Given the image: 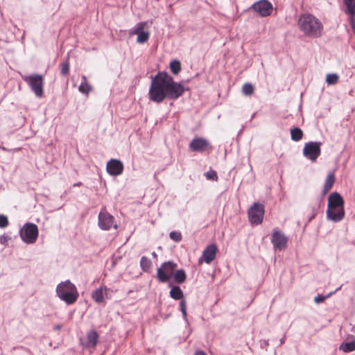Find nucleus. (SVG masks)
Listing matches in <instances>:
<instances>
[{
  "instance_id": "obj_23",
  "label": "nucleus",
  "mask_w": 355,
  "mask_h": 355,
  "mask_svg": "<svg viewBox=\"0 0 355 355\" xmlns=\"http://www.w3.org/2000/svg\"><path fill=\"white\" fill-rule=\"evenodd\" d=\"M78 89L81 93L85 94H88L92 90V87L88 83L85 76H82V83L80 85Z\"/></svg>"
},
{
  "instance_id": "obj_18",
  "label": "nucleus",
  "mask_w": 355,
  "mask_h": 355,
  "mask_svg": "<svg viewBox=\"0 0 355 355\" xmlns=\"http://www.w3.org/2000/svg\"><path fill=\"white\" fill-rule=\"evenodd\" d=\"M109 291L110 289L108 288L105 286H102L100 288L96 289L92 293V297L96 303H105V296L107 295V292Z\"/></svg>"
},
{
  "instance_id": "obj_1",
  "label": "nucleus",
  "mask_w": 355,
  "mask_h": 355,
  "mask_svg": "<svg viewBox=\"0 0 355 355\" xmlns=\"http://www.w3.org/2000/svg\"><path fill=\"white\" fill-rule=\"evenodd\" d=\"M184 90V86L175 82L167 72L159 71L151 80L148 98L153 102L160 103L165 98L178 99Z\"/></svg>"
},
{
  "instance_id": "obj_17",
  "label": "nucleus",
  "mask_w": 355,
  "mask_h": 355,
  "mask_svg": "<svg viewBox=\"0 0 355 355\" xmlns=\"http://www.w3.org/2000/svg\"><path fill=\"white\" fill-rule=\"evenodd\" d=\"M98 333L92 330L87 333L85 338L81 339V343L87 348H94L98 343Z\"/></svg>"
},
{
  "instance_id": "obj_9",
  "label": "nucleus",
  "mask_w": 355,
  "mask_h": 355,
  "mask_svg": "<svg viewBox=\"0 0 355 355\" xmlns=\"http://www.w3.org/2000/svg\"><path fill=\"white\" fill-rule=\"evenodd\" d=\"M320 142L309 141L304 144L303 148V155L305 157L310 159L312 162L316 161L321 153Z\"/></svg>"
},
{
  "instance_id": "obj_20",
  "label": "nucleus",
  "mask_w": 355,
  "mask_h": 355,
  "mask_svg": "<svg viewBox=\"0 0 355 355\" xmlns=\"http://www.w3.org/2000/svg\"><path fill=\"white\" fill-rule=\"evenodd\" d=\"M335 175L334 172L329 173L328 175L326 178L323 189L322 191V194L324 196L333 187L335 183Z\"/></svg>"
},
{
  "instance_id": "obj_39",
  "label": "nucleus",
  "mask_w": 355,
  "mask_h": 355,
  "mask_svg": "<svg viewBox=\"0 0 355 355\" xmlns=\"http://www.w3.org/2000/svg\"><path fill=\"white\" fill-rule=\"evenodd\" d=\"M152 255H153V257H156V256H157V254H156V253H155V252H153L152 253Z\"/></svg>"
},
{
  "instance_id": "obj_31",
  "label": "nucleus",
  "mask_w": 355,
  "mask_h": 355,
  "mask_svg": "<svg viewBox=\"0 0 355 355\" xmlns=\"http://www.w3.org/2000/svg\"><path fill=\"white\" fill-rule=\"evenodd\" d=\"M339 77L336 73H329L327 75L326 82L328 85H334L338 83Z\"/></svg>"
},
{
  "instance_id": "obj_12",
  "label": "nucleus",
  "mask_w": 355,
  "mask_h": 355,
  "mask_svg": "<svg viewBox=\"0 0 355 355\" xmlns=\"http://www.w3.org/2000/svg\"><path fill=\"white\" fill-rule=\"evenodd\" d=\"M147 21H141L138 23L130 32V34L137 35V42L139 44L146 42L150 37V33L148 31H144V28L147 26Z\"/></svg>"
},
{
  "instance_id": "obj_32",
  "label": "nucleus",
  "mask_w": 355,
  "mask_h": 355,
  "mask_svg": "<svg viewBox=\"0 0 355 355\" xmlns=\"http://www.w3.org/2000/svg\"><path fill=\"white\" fill-rule=\"evenodd\" d=\"M180 309L182 313L183 318L184 319H186L187 314V302H186L185 299L181 300V301L180 302Z\"/></svg>"
},
{
  "instance_id": "obj_34",
  "label": "nucleus",
  "mask_w": 355,
  "mask_h": 355,
  "mask_svg": "<svg viewBox=\"0 0 355 355\" xmlns=\"http://www.w3.org/2000/svg\"><path fill=\"white\" fill-rule=\"evenodd\" d=\"M206 178L208 180H218V175L216 171H209L206 173Z\"/></svg>"
},
{
  "instance_id": "obj_5",
  "label": "nucleus",
  "mask_w": 355,
  "mask_h": 355,
  "mask_svg": "<svg viewBox=\"0 0 355 355\" xmlns=\"http://www.w3.org/2000/svg\"><path fill=\"white\" fill-rule=\"evenodd\" d=\"M29 85L36 96L41 98L44 95V77L41 74H32L22 77Z\"/></svg>"
},
{
  "instance_id": "obj_26",
  "label": "nucleus",
  "mask_w": 355,
  "mask_h": 355,
  "mask_svg": "<svg viewBox=\"0 0 355 355\" xmlns=\"http://www.w3.org/2000/svg\"><path fill=\"white\" fill-rule=\"evenodd\" d=\"M60 74L62 76H67L69 74L70 64L69 58H67L66 60H64L60 64Z\"/></svg>"
},
{
  "instance_id": "obj_35",
  "label": "nucleus",
  "mask_w": 355,
  "mask_h": 355,
  "mask_svg": "<svg viewBox=\"0 0 355 355\" xmlns=\"http://www.w3.org/2000/svg\"><path fill=\"white\" fill-rule=\"evenodd\" d=\"M8 225V218L4 215H0V227L4 228Z\"/></svg>"
},
{
  "instance_id": "obj_7",
  "label": "nucleus",
  "mask_w": 355,
  "mask_h": 355,
  "mask_svg": "<svg viewBox=\"0 0 355 355\" xmlns=\"http://www.w3.org/2000/svg\"><path fill=\"white\" fill-rule=\"evenodd\" d=\"M265 213L264 206L259 202L254 203L248 211V218L252 225H257L263 222Z\"/></svg>"
},
{
  "instance_id": "obj_2",
  "label": "nucleus",
  "mask_w": 355,
  "mask_h": 355,
  "mask_svg": "<svg viewBox=\"0 0 355 355\" xmlns=\"http://www.w3.org/2000/svg\"><path fill=\"white\" fill-rule=\"evenodd\" d=\"M298 26L304 35L313 38L320 37L323 32L321 21L311 14L302 15L298 20Z\"/></svg>"
},
{
  "instance_id": "obj_8",
  "label": "nucleus",
  "mask_w": 355,
  "mask_h": 355,
  "mask_svg": "<svg viewBox=\"0 0 355 355\" xmlns=\"http://www.w3.org/2000/svg\"><path fill=\"white\" fill-rule=\"evenodd\" d=\"M20 236L28 244L35 243L38 237L37 226L33 223L26 224L20 230Z\"/></svg>"
},
{
  "instance_id": "obj_10",
  "label": "nucleus",
  "mask_w": 355,
  "mask_h": 355,
  "mask_svg": "<svg viewBox=\"0 0 355 355\" xmlns=\"http://www.w3.org/2000/svg\"><path fill=\"white\" fill-rule=\"evenodd\" d=\"M98 226L101 230H109L112 227L116 230L117 225L115 224L114 218L105 209H101L98 214Z\"/></svg>"
},
{
  "instance_id": "obj_40",
  "label": "nucleus",
  "mask_w": 355,
  "mask_h": 355,
  "mask_svg": "<svg viewBox=\"0 0 355 355\" xmlns=\"http://www.w3.org/2000/svg\"><path fill=\"white\" fill-rule=\"evenodd\" d=\"M60 328H61V326H57V327H55V329H60Z\"/></svg>"
},
{
  "instance_id": "obj_33",
  "label": "nucleus",
  "mask_w": 355,
  "mask_h": 355,
  "mask_svg": "<svg viewBox=\"0 0 355 355\" xmlns=\"http://www.w3.org/2000/svg\"><path fill=\"white\" fill-rule=\"evenodd\" d=\"M169 237L174 241L179 242L182 240V234L179 232H171Z\"/></svg>"
},
{
  "instance_id": "obj_28",
  "label": "nucleus",
  "mask_w": 355,
  "mask_h": 355,
  "mask_svg": "<svg viewBox=\"0 0 355 355\" xmlns=\"http://www.w3.org/2000/svg\"><path fill=\"white\" fill-rule=\"evenodd\" d=\"M241 90L243 95L251 96L254 94V87L251 83H245Z\"/></svg>"
},
{
  "instance_id": "obj_4",
  "label": "nucleus",
  "mask_w": 355,
  "mask_h": 355,
  "mask_svg": "<svg viewBox=\"0 0 355 355\" xmlns=\"http://www.w3.org/2000/svg\"><path fill=\"white\" fill-rule=\"evenodd\" d=\"M56 293L60 299L67 304L75 303L79 296L76 286L70 281L59 284L56 288Z\"/></svg>"
},
{
  "instance_id": "obj_19",
  "label": "nucleus",
  "mask_w": 355,
  "mask_h": 355,
  "mask_svg": "<svg viewBox=\"0 0 355 355\" xmlns=\"http://www.w3.org/2000/svg\"><path fill=\"white\" fill-rule=\"evenodd\" d=\"M346 6V12L349 15V21L353 29H355V1L354 0H343Z\"/></svg>"
},
{
  "instance_id": "obj_6",
  "label": "nucleus",
  "mask_w": 355,
  "mask_h": 355,
  "mask_svg": "<svg viewBox=\"0 0 355 355\" xmlns=\"http://www.w3.org/2000/svg\"><path fill=\"white\" fill-rule=\"evenodd\" d=\"M178 267L177 263L173 261H168L164 262L157 269V277L159 282L165 283L169 281Z\"/></svg>"
},
{
  "instance_id": "obj_27",
  "label": "nucleus",
  "mask_w": 355,
  "mask_h": 355,
  "mask_svg": "<svg viewBox=\"0 0 355 355\" xmlns=\"http://www.w3.org/2000/svg\"><path fill=\"white\" fill-rule=\"evenodd\" d=\"M181 69V63L179 60H174L170 62V69L173 74H178Z\"/></svg>"
},
{
  "instance_id": "obj_14",
  "label": "nucleus",
  "mask_w": 355,
  "mask_h": 355,
  "mask_svg": "<svg viewBox=\"0 0 355 355\" xmlns=\"http://www.w3.org/2000/svg\"><path fill=\"white\" fill-rule=\"evenodd\" d=\"M189 148L194 152H204L208 149H211L209 141L202 137L194 138L189 144Z\"/></svg>"
},
{
  "instance_id": "obj_15",
  "label": "nucleus",
  "mask_w": 355,
  "mask_h": 355,
  "mask_svg": "<svg viewBox=\"0 0 355 355\" xmlns=\"http://www.w3.org/2000/svg\"><path fill=\"white\" fill-rule=\"evenodd\" d=\"M106 170L110 175L117 176L123 173V164L119 159H112L107 163Z\"/></svg>"
},
{
  "instance_id": "obj_25",
  "label": "nucleus",
  "mask_w": 355,
  "mask_h": 355,
  "mask_svg": "<svg viewBox=\"0 0 355 355\" xmlns=\"http://www.w3.org/2000/svg\"><path fill=\"white\" fill-rule=\"evenodd\" d=\"M291 139L295 141H299L303 137V132L299 128H294L291 130Z\"/></svg>"
},
{
  "instance_id": "obj_22",
  "label": "nucleus",
  "mask_w": 355,
  "mask_h": 355,
  "mask_svg": "<svg viewBox=\"0 0 355 355\" xmlns=\"http://www.w3.org/2000/svg\"><path fill=\"white\" fill-rule=\"evenodd\" d=\"M170 297L176 300H182L184 299L183 292L179 286H175L170 291Z\"/></svg>"
},
{
  "instance_id": "obj_36",
  "label": "nucleus",
  "mask_w": 355,
  "mask_h": 355,
  "mask_svg": "<svg viewBox=\"0 0 355 355\" xmlns=\"http://www.w3.org/2000/svg\"><path fill=\"white\" fill-rule=\"evenodd\" d=\"M8 240V236H3L0 238V243H2V244H4L6 245L7 241Z\"/></svg>"
},
{
  "instance_id": "obj_24",
  "label": "nucleus",
  "mask_w": 355,
  "mask_h": 355,
  "mask_svg": "<svg viewBox=\"0 0 355 355\" xmlns=\"http://www.w3.org/2000/svg\"><path fill=\"white\" fill-rule=\"evenodd\" d=\"M140 266L144 272H149L152 267V261L150 259L144 256L140 260Z\"/></svg>"
},
{
  "instance_id": "obj_38",
  "label": "nucleus",
  "mask_w": 355,
  "mask_h": 355,
  "mask_svg": "<svg viewBox=\"0 0 355 355\" xmlns=\"http://www.w3.org/2000/svg\"><path fill=\"white\" fill-rule=\"evenodd\" d=\"M82 185V183L81 182H78L76 184H74V187H80Z\"/></svg>"
},
{
  "instance_id": "obj_29",
  "label": "nucleus",
  "mask_w": 355,
  "mask_h": 355,
  "mask_svg": "<svg viewBox=\"0 0 355 355\" xmlns=\"http://www.w3.org/2000/svg\"><path fill=\"white\" fill-rule=\"evenodd\" d=\"M341 288V286H340L339 288H338L334 292H331L329 293L328 295H318L317 296L315 297L314 298V302L317 304H320V303H322L323 302H324V300L326 299H327L328 297H329L330 296H331L334 293H335L337 291L340 290Z\"/></svg>"
},
{
  "instance_id": "obj_3",
  "label": "nucleus",
  "mask_w": 355,
  "mask_h": 355,
  "mask_svg": "<svg viewBox=\"0 0 355 355\" xmlns=\"http://www.w3.org/2000/svg\"><path fill=\"white\" fill-rule=\"evenodd\" d=\"M344 200L337 192H334L329 196L327 218L334 222H339L344 218Z\"/></svg>"
},
{
  "instance_id": "obj_37",
  "label": "nucleus",
  "mask_w": 355,
  "mask_h": 355,
  "mask_svg": "<svg viewBox=\"0 0 355 355\" xmlns=\"http://www.w3.org/2000/svg\"><path fill=\"white\" fill-rule=\"evenodd\" d=\"M194 355H207L206 353L202 350H197Z\"/></svg>"
},
{
  "instance_id": "obj_21",
  "label": "nucleus",
  "mask_w": 355,
  "mask_h": 355,
  "mask_svg": "<svg viewBox=\"0 0 355 355\" xmlns=\"http://www.w3.org/2000/svg\"><path fill=\"white\" fill-rule=\"evenodd\" d=\"M174 279L178 284H182L186 281L187 275L185 271L182 269L178 270L174 272L173 275Z\"/></svg>"
},
{
  "instance_id": "obj_30",
  "label": "nucleus",
  "mask_w": 355,
  "mask_h": 355,
  "mask_svg": "<svg viewBox=\"0 0 355 355\" xmlns=\"http://www.w3.org/2000/svg\"><path fill=\"white\" fill-rule=\"evenodd\" d=\"M340 349L345 352H350L355 350V342L345 343L341 345Z\"/></svg>"
},
{
  "instance_id": "obj_11",
  "label": "nucleus",
  "mask_w": 355,
  "mask_h": 355,
  "mask_svg": "<svg viewBox=\"0 0 355 355\" xmlns=\"http://www.w3.org/2000/svg\"><path fill=\"white\" fill-rule=\"evenodd\" d=\"M271 243L275 249L284 250L287 247L288 238L279 230L275 229L272 234Z\"/></svg>"
},
{
  "instance_id": "obj_13",
  "label": "nucleus",
  "mask_w": 355,
  "mask_h": 355,
  "mask_svg": "<svg viewBox=\"0 0 355 355\" xmlns=\"http://www.w3.org/2000/svg\"><path fill=\"white\" fill-rule=\"evenodd\" d=\"M252 8L261 17L270 15L272 10V4L266 0H261L252 6Z\"/></svg>"
},
{
  "instance_id": "obj_16",
  "label": "nucleus",
  "mask_w": 355,
  "mask_h": 355,
  "mask_svg": "<svg viewBox=\"0 0 355 355\" xmlns=\"http://www.w3.org/2000/svg\"><path fill=\"white\" fill-rule=\"evenodd\" d=\"M217 252V247L215 244H211L207 246L202 252V257L199 259V263L202 260L207 263H210L215 258Z\"/></svg>"
}]
</instances>
